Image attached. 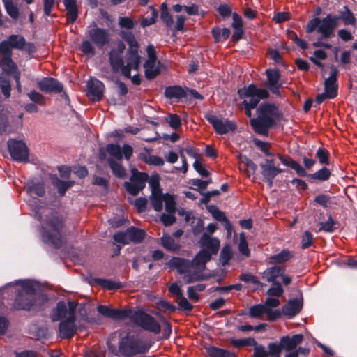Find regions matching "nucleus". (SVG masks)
I'll list each match as a JSON object with an SVG mask.
<instances>
[{
    "label": "nucleus",
    "instance_id": "nucleus-24",
    "mask_svg": "<svg viewBox=\"0 0 357 357\" xmlns=\"http://www.w3.org/2000/svg\"><path fill=\"white\" fill-rule=\"evenodd\" d=\"M88 94L93 101H99L103 97L105 86L97 79H91L87 83Z\"/></svg>",
    "mask_w": 357,
    "mask_h": 357
},
{
    "label": "nucleus",
    "instance_id": "nucleus-3",
    "mask_svg": "<svg viewBox=\"0 0 357 357\" xmlns=\"http://www.w3.org/2000/svg\"><path fill=\"white\" fill-rule=\"evenodd\" d=\"M240 98L244 99L242 105L245 113L248 117L252 116L251 110L257 107L261 100L268 98L269 92L267 89L257 88L255 84H250L238 90Z\"/></svg>",
    "mask_w": 357,
    "mask_h": 357
},
{
    "label": "nucleus",
    "instance_id": "nucleus-23",
    "mask_svg": "<svg viewBox=\"0 0 357 357\" xmlns=\"http://www.w3.org/2000/svg\"><path fill=\"white\" fill-rule=\"evenodd\" d=\"M74 318L67 317L59 324V335L62 339H70L74 336L77 331Z\"/></svg>",
    "mask_w": 357,
    "mask_h": 357
},
{
    "label": "nucleus",
    "instance_id": "nucleus-27",
    "mask_svg": "<svg viewBox=\"0 0 357 357\" xmlns=\"http://www.w3.org/2000/svg\"><path fill=\"white\" fill-rule=\"evenodd\" d=\"M277 155L284 165L294 169L299 176H307V172L305 169L291 157L280 153H278Z\"/></svg>",
    "mask_w": 357,
    "mask_h": 357
},
{
    "label": "nucleus",
    "instance_id": "nucleus-30",
    "mask_svg": "<svg viewBox=\"0 0 357 357\" xmlns=\"http://www.w3.org/2000/svg\"><path fill=\"white\" fill-rule=\"evenodd\" d=\"M239 169L244 172L246 176L250 177L253 175L257 170V165L248 157L242 154H238Z\"/></svg>",
    "mask_w": 357,
    "mask_h": 357
},
{
    "label": "nucleus",
    "instance_id": "nucleus-49",
    "mask_svg": "<svg viewBox=\"0 0 357 357\" xmlns=\"http://www.w3.org/2000/svg\"><path fill=\"white\" fill-rule=\"evenodd\" d=\"M27 192L31 195L42 197L45 195L44 185L42 183H32L27 187Z\"/></svg>",
    "mask_w": 357,
    "mask_h": 357
},
{
    "label": "nucleus",
    "instance_id": "nucleus-64",
    "mask_svg": "<svg viewBox=\"0 0 357 357\" xmlns=\"http://www.w3.org/2000/svg\"><path fill=\"white\" fill-rule=\"evenodd\" d=\"M313 243V236L312 234L305 231L302 236V245L301 248L303 249H306L310 247Z\"/></svg>",
    "mask_w": 357,
    "mask_h": 357
},
{
    "label": "nucleus",
    "instance_id": "nucleus-56",
    "mask_svg": "<svg viewBox=\"0 0 357 357\" xmlns=\"http://www.w3.org/2000/svg\"><path fill=\"white\" fill-rule=\"evenodd\" d=\"M137 24V22L128 17H120L119 18V25L121 28L127 30L132 29Z\"/></svg>",
    "mask_w": 357,
    "mask_h": 357
},
{
    "label": "nucleus",
    "instance_id": "nucleus-22",
    "mask_svg": "<svg viewBox=\"0 0 357 357\" xmlns=\"http://www.w3.org/2000/svg\"><path fill=\"white\" fill-rule=\"evenodd\" d=\"M267 76L268 86L270 91L278 96H280V89L282 84L279 82L280 79V73L277 69H267L266 70Z\"/></svg>",
    "mask_w": 357,
    "mask_h": 357
},
{
    "label": "nucleus",
    "instance_id": "nucleus-8",
    "mask_svg": "<svg viewBox=\"0 0 357 357\" xmlns=\"http://www.w3.org/2000/svg\"><path fill=\"white\" fill-rule=\"evenodd\" d=\"M131 173L130 182H126L124 186L130 194L136 196L139 191L144 188L146 181L148 179V174L140 172L135 168L132 169Z\"/></svg>",
    "mask_w": 357,
    "mask_h": 357
},
{
    "label": "nucleus",
    "instance_id": "nucleus-17",
    "mask_svg": "<svg viewBox=\"0 0 357 357\" xmlns=\"http://www.w3.org/2000/svg\"><path fill=\"white\" fill-rule=\"evenodd\" d=\"M106 150L116 160H121L123 156H124L127 160H129L133 153L132 147L128 144H124L123 147L121 148L118 144H109L106 146Z\"/></svg>",
    "mask_w": 357,
    "mask_h": 357
},
{
    "label": "nucleus",
    "instance_id": "nucleus-54",
    "mask_svg": "<svg viewBox=\"0 0 357 357\" xmlns=\"http://www.w3.org/2000/svg\"><path fill=\"white\" fill-rule=\"evenodd\" d=\"M166 121L174 130H178L181 127V119L176 114H169L166 117Z\"/></svg>",
    "mask_w": 357,
    "mask_h": 357
},
{
    "label": "nucleus",
    "instance_id": "nucleus-36",
    "mask_svg": "<svg viewBox=\"0 0 357 357\" xmlns=\"http://www.w3.org/2000/svg\"><path fill=\"white\" fill-rule=\"evenodd\" d=\"M206 351L211 357H236L234 352L213 346L206 347Z\"/></svg>",
    "mask_w": 357,
    "mask_h": 357
},
{
    "label": "nucleus",
    "instance_id": "nucleus-15",
    "mask_svg": "<svg viewBox=\"0 0 357 357\" xmlns=\"http://www.w3.org/2000/svg\"><path fill=\"white\" fill-rule=\"evenodd\" d=\"M339 20L338 16L332 17L331 15H328L321 20L318 32L321 34L322 38H328L334 36V30L337 26Z\"/></svg>",
    "mask_w": 357,
    "mask_h": 357
},
{
    "label": "nucleus",
    "instance_id": "nucleus-37",
    "mask_svg": "<svg viewBox=\"0 0 357 357\" xmlns=\"http://www.w3.org/2000/svg\"><path fill=\"white\" fill-rule=\"evenodd\" d=\"M165 95L168 98H181L186 97V91L180 86L167 87Z\"/></svg>",
    "mask_w": 357,
    "mask_h": 357
},
{
    "label": "nucleus",
    "instance_id": "nucleus-45",
    "mask_svg": "<svg viewBox=\"0 0 357 357\" xmlns=\"http://www.w3.org/2000/svg\"><path fill=\"white\" fill-rule=\"evenodd\" d=\"M212 34L216 42L220 41L222 39L227 40L230 36V30L227 28L220 29L219 28H213Z\"/></svg>",
    "mask_w": 357,
    "mask_h": 357
},
{
    "label": "nucleus",
    "instance_id": "nucleus-4",
    "mask_svg": "<svg viewBox=\"0 0 357 357\" xmlns=\"http://www.w3.org/2000/svg\"><path fill=\"white\" fill-rule=\"evenodd\" d=\"M149 346L139 338L127 335L121 339L119 345V353L125 357H132L148 351Z\"/></svg>",
    "mask_w": 357,
    "mask_h": 357
},
{
    "label": "nucleus",
    "instance_id": "nucleus-32",
    "mask_svg": "<svg viewBox=\"0 0 357 357\" xmlns=\"http://www.w3.org/2000/svg\"><path fill=\"white\" fill-rule=\"evenodd\" d=\"M303 303L298 299L290 300L282 307V312L283 314L294 317L302 309Z\"/></svg>",
    "mask_w": 357,
    "mask_h": 357
},
{
    "label": "nucleus",
    "instance_id": "nucleus-21",
    "mask_svg": "<svg viewBox=\"0 0 357 357\" xmlns=\"http://www.w3.org/2000/svg\"><path fill=\"white\" fill-rule=\"evenodd\" d=\"M37 86L40 91L46 93H60L63 89L62 84L52 77L43 78L38 82Z\"/></svg>",
    "mask_w": 357,
    "mask_h": 357
},
{
    "label": "nucleus",
    "instance_id": "nucleus-5",
    "mask_svg": "<svg viewBox=\"0 0 357 357\" xmlns=\"http://www.w3.org/2000/svg\"><path fill=\"white\" fill-rule=\"evenodd\" d=\"M47 231L45 235L56 248L62 245L61 231L64 227V219L57 213H52L46 220Z\"/></svg>",
    "mask_w": 357,
    "mask_h": 357
},
{
    "label": "nucleus",
    "instance_id": "nucleus-16",
    "mask_svg": "<svg viewBox=\"0 0 357 357\" xmlns=\"http://www.w3.org/2000/svg\"><path fill=\"white\" fill-rule=\"evenodd\" d=\"M139 48L131 47L128 49L126 55V65L124 64L123 70V75L127 78H130L131 69L138 70L140 62L141 56L138 54Z\"/></svg>",
    "mask_w": 357,
    "mask_h": 357
},
{
    "label": "nucleus",
    "instance_id": "nucleus-55",
    "mask_svg": "<svg viewBox=\"0 0 357 357\" xmlns=\"http://www.w3.org/2000/svg\"><path fill=\"white\" fill-rule=\"evenodd\" d=\"M0 88L4 96L8 98L10 96V82L8 79L3 76H0Z\"/></svg>",
    "mask_w": 357,
    "mask_h": 357
},
{
    "label": "nucleus",
    "instance_id": "nucleus-52",
    "mask_svg": "<svg viewBox=\"0 0 357 357\" xmlns=\"http://www.w3.org/2000/svg\"><path fill=\"white\" fill-rule=\"evenodd\" d=\"M122 38L128 44V49L139 48V44L132 33L122 31L121 34Z\"/></svg>",
    "mask_w": 357,
    "mask_h": 357
},
{
    "label": "nucleus",
    "instance_id": "nucleus-28",
    "mask_svg": "<svg viewBox=\"0 0 357 357\" xmlns=\"http://www.w3.org/2000/svg\"><path fill=\"white\" fill-rule=\"evenodd\" d=\"M0 54L2 56V59L0 60V67L6 73L11 75L13 71H16L17 66L12 59L13 54L8 52H4L0 50Z\"/></svg>",
    "mask_w": 357,
    "mask_h": 357
},
{
    "label": "nucleus",
    "instance_id": "nucleus-57",
    "mask_svg": "<svg viewBox=\"0 0 357 357\" xmlns=\"http://www.w3.org/2000/svg\"><path fill=\"white\" fill-rule=\"evenodd\" d=\"M149 10L151 11V16L150 18L146 17L142 19L141 22V26L142 27L148 26L155 22V20L158 17V11L153 6H150Z\"/></svg>",
    "mask_w": 357,
    "mask_h": 357
},
{
    "label": "nucleus",
    "instance_id": "nucleus-11",
    "mask_svg": "<svg viewBox=\"0 0 357 357\" xmlns=\"http://www.w3.org/2000/svg\"><path fill=\"white\" fill-rule=\"evenodd\" d=\"M86 35L90 40L98 48L103 47L110 40V34L107 29H100L96 25L89 27Z\"/></svg>",
    "mask_w": 357,
    "mask_h": 357
},
{
    "label": "nucleus",
    "instance_id": "nucleus-26",
    "mask_svg": "<svg viewBox=\"0 0 357 357\" xmlns=\"http://www.w3.org/2000/svg\"><path fill=\"white\" fill-rule=\"evenodd\" d=\"M303 340V335L302 334H296L293 336H283L280 339L282 347L284 350L289 351L296 349Z\"/></svg>",
    "mask_w": 357,
    "mask_h": 357
},
{
    "label": "nucleus",
    "instance_id": "nucleus-50",
    "mask_svg": "<svg viewBox=\"0 0 357 357\" xmlns=\"http://www.w3.org/2000/svg\"><path fill=\"white\" fill-rule=\"evenodd\" d=\"M163 202L165 204V209L169 213H173L176 211V203L174 196L165 194L163 195Z\"/></svg>",
    "mask_w": 357,
    "mask_h": 357
},
{
    "label": "nucleus",
    "instance_id": "nucleus-18",
    "mask_svg": "<svg viewBox=\"0 0 357 357\" xmlns=\"http://www.w3.org/2000/svg\"><path fill=\"white\" fill-rule=\"evenodd\" d=\"M25 38L20 35H10L0 43V50L13 54L12 49L22 50Z\"/></svg>",
    "mask_w": 357,
    "mask_h": 357
},
{
    "label": "nucleus",
    "instance_id": "nucleus-59",
    "mask_svg": "<svg viewBox=\"0 0 357 357\" xmlns=\"http://www.w3.org/2000/svg\"><path fill=\"white\" fill-rule=\"evenodd\" d=\"M80 48L84 54L93 56L96 54V50L91 40L83 41Z\"/></svg>",
    "mask_w": 357,
    "mask_h": 357
},
{
    "label": "nucleus",
    "instance_id": "nucleus-42",
    "mask_svg": "<svg viewBox=\"0 0 357 357\" xmlns=\"http://www.w3.org/2000/svg\"><path fill=\"white\" fill-rule=\"evenodd\" d=\"M266 306L261 304L253 305L250 308L248 314L252 318L262 319L266 312Z\"/></svg>",
    "mask_w": 357,
    "mask_h": 357
},
{
    "label": "nucleus",
    "instance_id": "nucleus-44",
    "mask_svg": "<svg viewBox=\"0 0 357 357\" xmlns=\"http://www.w3.org/2000/svg\"><path fill=\"white\" fill-rule=\"evenodd\" d=\"M161 13H160V18L161 20L165 23L167 26L172 27L174 24V20L172 17L169 15L168 7L166 3H163L161 5Z\"/></svg>",
    "mask_w": 357,
    "mask_h": 357
},
{
    "label": "nucleus",
    "instance_id": "nucleus-2",
    "mask_svg": "<svg viewBox=\"0 0 357 357\" xmlns=\"http://www.w3.org/2000/svg\"><path fill=\"white\" fill-rule=\"evenodd\" d=\"M40 297L33 283L24 281L21 284V289L18 290L13 306L17 310H30L37 305Z\"/></svg>",
    "mask_w": 357,
    "mask_h": 357
},
{
    "label": "nucleus",
    "instance_id": "nucleus-14",
    "mask_svg": "<svg viewBox=\"0 0 357 357\" xmlns=\"http://www.w3.org/2000/svg\"><path fill=\"white\" fill-rule=\"evenodd\" d=\"M261 169V174L264 181L268 183L269 186L273 185L274 178L283 170L275 165V160L273 158L265 159L264 161L259 165Z\"/></svg>",
    "mask_w": 357,
    "mask_h": 357
},
{
    "label": "nucleus",
    "instance_id": "nucleus-48",
    "mask_svg": "<svg viewBox=\"0 0 357 357\" xmlns=\"http://www.w3.org/2000/svg\"><path fill=\"white\" fill-rule=\"evenodd\" d=\"M96 282L102 287L107 289H117L121 287L120 283L114 282L111 280L98 278L96 280Z\"/></svg>",
    "mask_w": 357,
    "mask_h": 357
},
{
    "label": "nucleus",
    "instance_id": "nucleus-13",
    "mask_svg": "<svg viewBox=\"0 0 357 357\" xmlns=\"http://www.w3.org/2000/svg\"><path fill=\"white\" fill-rule=\"evenodd\" d=\"M148 60L144 65L145 76L147 79H155L160 73L159 67L156 65V52L153 45L147 47Z\"/></svg>",
    "mask_w": 357,
    "mask_h": 357
},
{
    "label": "nucleus",
    "instance_id": "nucleus-9",
    "mask_svg": "<svg viewBox=\"0 0 357 357\" xmlns=\"http://www.w3.org/2000/svg\"><path fill=\"white\" fill-rule=\"evenodd\" d=\"M126 50L125 44L119 40L116 43V45L111 50L109 55V63L112 70L114 73L119 71L123 74L124 67V61L122 54Z\"/></svg>",
    "mask_w": 357,
    "mask_h": 357
},
{
    "label": "nucleus",
    "instance_id": "nucleus-40",
    "mask_svg": "<svg viewBox=\"0 0 357 357\" xmlns=\"http://www.w3.org/2000/svg\"><path fill=\"white\" fill-rule=\"evenodd\" d=\"M66 317H68L67 307L64 302H59L56 309L53 311L52 319L56 321Z\"/></svg>",
    "mask_w": 357,
    "mask_h": 357
},
{
    "label": "nucleus",
    "instance_id": "nucleus-41",
    "mask_svg": "<svg viewBox=\"0 0 357 357\" xmlns=\"http://www.w3.org/2000/svg\"><path fill=\"white\" fill-rule=\"evenodd\" d=\"M161 244L165 248L172 252L178 251L180 248L175 240L169 235H164L161 238Z\"/></svg>",
    "mask_w": 357,
    "mask_h": 357
},
{
    "label": "nucleus",
    "instance_id": "nucleus-34",
    "mask_svg": "<svg viewBox=\"0 0 357 357\" xmlns=\"http://www.w3.org/2000/svg\"><path fill=\"white\" fill-rule=\"evenodd\" d=\"M294 257V254L288 250H282L280 253L271 256L268 259L270 264L284 263Z\"/></svg>",
    "mask_w": 357,
    "mask_h": 357
},
{
    "label": "nucleus",
    "instance_id": "nucleus-29",
    "mask_svg": "<svg viewBox=\"0 0 357 357\" xmlns=\"http://www.w3.org/2000/svg\"><path fill=\"white\" fill-rule=\"evenodd\" d=\"M200 245L202 247L207 248L211 256L218 252L220 241L217 238H211L207 234L204 233L200 239Z\"/></svg>",
    "mask_w": 357,
    "mask_h": 357
},
{
    "label": "nucleus",
    "instance_id": "nucleus-46",
    "mask_svg": "<svg viewBox=\"0 0 357 357\" xmlns=\"http://www.w3.org/2000/svg\"><path fill=\"white\" fill-rule=\"evenodd\" d=\"M3 2L4 3L6 10L8 13V14L13 18V19H17L19 17V11L17 6L13 3V0H3Z\"/></svg>",
    "mask_w": 357,
    "mask_h": 357
},
{
    "label": "nucleus",
    "instance_id": "nucleus-53",
    "mask_svg": "<svg viewBox=\"0 0 357 357\" xmlns=\"http://www.w3.org/2000/svg\"><path fill=\"white\" fill-rule=\"evenodd\" d=\"M331 176V172L326 167L322 168L321 169L317 171L314 174H310L308 176L311 178L319 180V181H326Z\"/></svg>",
    "mask_w": 357,
    "mask_h": 357
},
{
    "label": "nucleus",
    "instance_id": "nucleus-43",
    "mask_svg": "<svg viewBox=\"0 0 357 357\" xmlns=\"http://www.w3.org/2000/svg\"><path fill=\"white\" fill-rule=\"evenodd\" d=\"M344 11L341 12V15L338 16L345 25H352L356 22V18L352 12L347 6H344Z\"/></svg>",
    "mask_w": 357,
    "mask_h": 357
},
{
    "label": "nucleus",
    "instance_id": "nucleus-10",
    "mask_svg": "<svg viewBox=\"0 0 357 357\" xmlns=\"http://www.w3.org/2000/svg\"><path fill=\"white\" fill-rule=\"evenodd\" d=\"M8 147L13 160L18 162L29 161V149L24 142L9 139L8 141Z\"/></svg>",
    "mask_w": 357,
    "mask_h": 357
},
{
    "label": "nucleus",
    "instance_id": "nucleus-60",
    "mask_svg": "<svg viewBox=\"0 0 357 357\" xmlns=\"http://www.w3.org/2000/svg\"><path fill=\"white\" fill-rule=\"evenodd\" d=\"M328 156L329 153L328 151L323 148H319L316 153V157L319 159L320 163L322 165H328Z\"/></svg>",
    "mask_w": 357,
    "mask_h": 357
},
{
    "label": "nucleus",
    "instance_id": "nucleus-7",
    "mask_svg": "<svg viewBox=\"0 0 357 357\" xmlns=\"http://www.w3.org/2000/svg\"><path fill=\"white\" fill-rule=\"evenodd\" d=\"M130 321L143 329L155 334H158L161 331L160 324L151 315L142 311H132L130 309L128 317Z\"/></svg>",
    "mask_w": 357,
    "mask_h": 357
},
{
    "label": "nucleus",
    "instance_id": "nucleus-58",
    "mask_svg": "<svg viewBox=\"0 0 357 357\" xmlns=\"http://www.w3.org/2000/svg\"><path fill=\"white\" fill-rule=\"evenodd\" d=\"M212 213L215 220L225 222V229L228 231H229V230L231 228V226L229 222L228 221L227 218H226L225 213L218 208L214 209Z\"/></svg>",
    "mask_w": 357,
    "mask_h": 357
},
{
    "label": "nucleus",
    "instance_id": "nucleus-38",
    "mask_svg": "<svg viewBox=\"0 0 357 357\" xmlns=\"http://www.w3.org/2000/svg\"><path fill=\"white\" fill-rule=\"evenodd\" d=\"M145 231L143 229L130 227L128 229V235L130 242L140 243L145 237Z\"/></svg>",
    "mask_w": 357,
    "mask_h": 357
},
{
    "label": "nucleus",
    "instance_id": "nucleus-63",
    "mask_svg": "<svg viewBox=\"0 0 357 357\" xmlns=\"http://www.w3.org/2000/svg\"><path fill=\"white\" fill-rule=\"evenodd\" d=\"M239 280L245 282H250L255 285H259L261 282L257 279V278L251 273H242L239 276Z\"/></svg>",
    "mask_w": 357,
    "mask_h": 357
},
{
    "label": "nucleus",
    "instance_id": "nucleus-20",
    "mask_svg": "<svg viewBox=\"0 0 357 357\" xmlns=\"http://www.w3.org/2000/svg\"><path fill=\"white\" fill-rule=\"evenodd\" d=\"M331 75L324 82L325 93L328 98H334L337 95V77L338 71L334 66L330 67Z\"/></svg>",
    "mask_w": 357,
    "mask_h": 357
},
{
    "label": "nucleus",
    "instance_id": "nucleus-1",
    "mask_svg": "<svg viewBox=\"0 0 357 357\" xmlns=\"http://www.w3.org/2000/svg\"><path fill=\"white\" fill-rule=\"evenodd\" d=\"M257 117L250 119L255 132L267 136L271 128L282 116L278 107L273 104H261L256 110Z\"/></svg>",
    "mask_w": 357,
    "mask_h": 357
},
{
    "label": "nucleus",
    "instance_id": "nucleus-19",
    "mask_svg": "<svg viewBox=\"0 0 357 357\" xmlns=\"http://www.w3.org/2000/svg\"><path fill=\"white\" fill-rule=\"evenodd\" d=\"M97 311L105 317L114 320H123L130 315V309H114L107 305H98Z\"/></svg>",
    "mask_w": 357,
    "mask_h": 357
},
{
    "label": "nucleus",
    "instance_id": "nucleus-35",
    "mask_svg": "<svg viewBox=\"0 0 357 357\" xmlns=\"http://www.w3.org/2000/svg\"><path fill=\"white\" fill-rule=\"evenodd\" d=\"M109 167L112 173L119 178H125L126 176V171L123 167L121 160H116L114 158H109L107 160Z\"/></svg>",
    "mask_w": 357,
    "mask_h": 357
},
{
    "label": "nucleus",
    "instance_id": "nucleus-6",
    "mask_svg": "<svg viewBox=\"0 0 357 357\" xmlns=\"http://www.w3.org/2000/svg\"><path fill=\"white\" fill-rule=\"evenodd\" d=\"M211 253L206 249L202 250L194 258L190 261L192 273H188L183 276V280L188 284L192 283L202 279L201 273L206 268V263L211 259Z\"/></svg>",
    "mask_w": 357,
    "mask_h": 357
},
{
    "label": "nucleus",
    "instance_id": "nucleus-12",
    "mask_svg": "<svg viewBox=\"0 0 357 357\" xmlns=\"http://www.w3.org/2000/svg\"><path fill=\"white\" fill-rule=\"evenodd\" d=\"M206 119L213 126L215 132L220 135L226 134L236 129V125L228 119H220L216 116L208 113L205 115Z\"/></svg>",
    "mask_w": 357,
    "mask_h": 357
},
{
    "label": "nucleus",
    "instance_id": "nucleus-25",
    "mask_svg": "<svg viewBox=\"0 0 357 357\" xmlns=\"http://www.w3.org/2000/svg\"><path fill=\"white\" fill-rule=\"evenodd\" d=\"M170 268L176 269L181 274L184 276L188 273H192L190 261L179 258L173 257L169 262Z\"/></svg>",
    "mask_w": 357,
    "mask_h": 357
},
{
    "label": "nucleus",
    "instance_id": "nucleus-33",
    "mask_svg": "<svg viewBox=\"0 0 357 357\" xmlns=\"http://www.w3.org/2000/svg\"><path fill=\"white\" fill-rule=\"evenodd\" d=\"M284 272V269L278 266L267 268L264 273V278L268 282L276 284V278Z\"/></svg>",
    "mask_w": 357,
    "mask_h": 357
},
{
    "label": "nucleus",
    "instance_id": "nucleus-31",
    "mask_svg": "<svg viewBox=\"0 0 357 357\" xmlns=\"http://www.w3.org/2000/svg\"><path fill=\"white\" fill-rule=\"evenodd\" d=\"M66 10L67 22L73 24L78 17V7L77 0H63Z\"/></svg>",
    "mask_w": 357,
    "mask_h": 357
},
{
    "label": "nucleus",
    "instance_id": "nucleus-62",
    "mask_svg": "<svg viewBox=\"0 0 357 357\" xmlns=\"http://www.w3.org/2000/svg\"><path fill=\"white\" fill-rule=\"evenodd\" d=\"M231 251L229 246H225L220 252V260L223 266L228 264L231 258Z\"/></svg>",
    "mask_w": 357,
    "mask_h": 357
},
{
    "label": "nucleus",
    "instance_id": "nucleus-51",
    "mask_svg": "<svg viewBox=\"0 0 357 357\" xmlns=\"http://www.w3.org/2000/svg\"><path fill=\"white\" fill-rule=\"evenodd\" d=\"M268 356L272 357H280L282 350L283 349L281 342H280V344L275 342L269 343L268 344Z\"/></svg>",
    "mask_w": 357,
    "mask_h": 357
},
{
    "label": "nucleus",
    "instance_id": "nucleus-39",
    "mask_svg": "<svg viewBox=\"0 0 357 357\" xmlns=\"http://www.w3.org/2000/svg\"><path fill=\"white\" fill-rule=\"evenodd\" d=\"M74 181H63L58 178L52 179V184L57 188L58 192L61 196H63L66 191L74 185Z\"/></svg>",
    "mask_w": 357,
    "mask_h": 357
},
{
    "label": "nucleus",
    "instance_id": "nucleus-47",
    "mask_svg": "<svg viewBox=\"0 0 357 357\" xmlns=\"http://www.w3.org/2000/svg\"><path fill=\"white\" fill-rule=\"evenodd\" d=\"M150 201L155 211H160L162 209L163 195L162 193L152 194Z\"/></svg>",
    "mask_w": 357,
    "mask_h": 357
},
{
    "label": "nucleus",
    "instance_id": "nucleus-61",
    "mask_svg": "<svg viewBox=\"0 0 357 357\" xmlns=\"http://www.w3.org/2000/svg\"><path fill=\"white\" fill-rule=\"evenodd\" d=\"M28 96L35 103L43 105L45 102L44 96L36 91H30Z\"/></svg>",
    "mask_w": 357,
    "mask_h": 357
}]
</instances>
